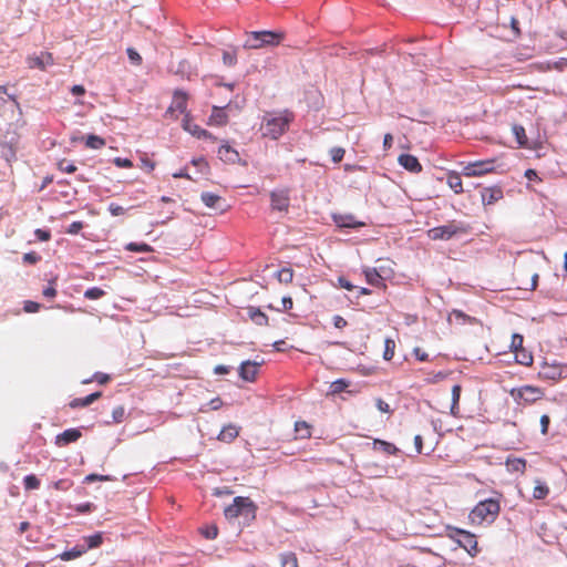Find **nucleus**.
I'll return each mask as SVG.
<instances>
[{
	"label": "nucleus",
	"instance_id": "f257e3e1",
	"mask_svg": "<svg viewBox=\"0 0 567 567\" xmlns=\"http://www.w3.org/2000/svg\"><path fill=\"white\" fill-rule=\"evenodd\" d=\"M292 120L293 114L289 111L279 113L268 112L262 116L260 124L261 135L271 140H278L286 133Z\"/></svg>",
	"mask_w": 567,
	"mask_h": 567
},
{
	"label": "nucleus",
	"instance_id": "f03ea898",
	"mask_svg": "<svg viewBox=\"0 0 567 567\" xmlns=\"http://www.w3.org/2000/svg\"><path fill=\"white\" fill-rule=\"evenodd\" d=\"M501 512L499 498H487L477 503L468 514V519L473 525H491L498 517Z\"/></svg>",
	"mask_w": 567,
	"mask_h": 567
},
{
	"label": "nucleus",
	"instance_id": "7ed1b4c3",
	"mask_svg": "<svg viewBox=\"0 0 567 567\" xmlns=\"http://www.w3.org/2000/svg\"><path fill=\"white\" fill-rule=\"evenodd\" d=\"M257 506L249 497L237 496L233 504L227 506L224 515L228 520L243 517L246 522H250L256 517Z\"/></svg>",
	"mask_w": 567,
	"mask_h": 567
},
{
	"label": "nucleus",
	"instance_id": "20e7f679",
	"mask_svg": "<svg viewBox=\"0 0 567 567\" xmlns=\"http://www.w3.org/2000/svg\"><path fill=\"white\" fill-rule=\"evenodd\" d=\"M470 227L464 223L449 221L445 225L433 227L427 230V237L432 240H450L458 235H465Z\"/></svg>",
	"mask_w": 567,
	"mask_h": 567
},
{
	"label": "nucleus",
	"instance_id": "39448f33",
	"mask_svg": "<svg viewBox=\"0 0 567 567\" xmlns=\"http://www.w3.org/2000/svg\"><path fill=\"white\" fill-rule=\"evenodd\" d=\"M284 40V33L272 31H252L244 44L247 49H260L264 47H276Z\"/></svg>",
	"mask_w": 567,
	"mask_h": 567
},
{
	"label": "nucleus",
	"instance_id": "423d86ee",
	"mask_svg": "<svg viewBox=\"0 0 567 567\" xmlns=\"http://www.w3.org/2000/svg\"><path fill=\"white\" fill-rule=\"evenodd\" d=\"M450 538L455 540L462 548H464L471 557H475L480 553L476 536L467 530L461 528H450Z\"/></svg>",
	"mask_w": 567,
	"mask_h": 567
},
{
	"label": "nucleus",
	"instance_id": "0eeeda50",
	"mask_svg": "<svg viewBox=\"0 0 567 567\" xmlns=\"http://www.w3.org/2000/svg\"><path fill=\"white\" fill-rule=\"evenodd\" d=\"M512 398L518 404H532L544 396V391L534 385H523L511 391Z\"/></svg>",
	"mask_w": 567,
	"mask_h": 567
},
{
	"label": "nucleus",
	"instance_id": "6e6552de",
	"mask_svg": "<svg viewBox=\"0 0 567 567\" xmlns=\"http://www.w3.org/2000/svg\"><path fill=\"white\" fill-rule=\"evenodd\" d=\"M271 210L287 214L290 207V189L287 187L276 188L270 192Z\"/></svg>",
	"mask_w": 567,
	"mask_h": 567
},
{
	"label": "nucleus",
	"instance_id": "1a4fd4ad",
	"mask_svg": "<svg viewBox=\"0 0 567 567\" xmlns=\"http://www.w3.org/2000/svg\"><path fill=\"white\" fill-rule=\"evenodd\" d=\"M494 161H478L464 166L462 174L466 177L483 176L494 171Z\"/></svg>",
	"mask_w": 567,
	"mask_h": 567
},
{
	"label": "nucleus",
	"instance_id": "9d476101",
	"mask_svg": "<svg viewBox=\"0 0 567 567\" xmlns=\"http://www.w3.org/2000/svg\"><path fill=\"white\" fill-rule=\"evenodd\" d=\"M188 95L182 90H176L166 114L174 116L175 113L186 114Z\"/></svg>",
	"mask_w": 567,
	"mask_h": 567
},
{
	"label": "nucleus",
	"instance_id": "9b49d317",
	"mask_svg": "<svg viewBox=\"0 0 567 567\" xmlns=\"http://www.w3.org/2000/svg\"><path fill=\"white\" fill-rule=\"evenodd\" d=\"M564 373V365L560 363H548L544 362L540 367V370L538 372V375L540 379L544 380H550V381H557L563 378Z\"/></svg>",
	"mask_w": 567,
	"mask_h": 567
},
{
	"label": "nucleus",
	"instance_id": "f8f14e48",
	"mask_svg": "<svg viewBox=\"0 0 567 567\" xmlns=\"http://www.w3.org/2000/svg\"><path fill=\"white\" fill-rule=\"evenodd\" d=\"M27 63L30 69H39L44 71L47 66L54 63V59L52 53L43 51L39 55H29L27 58Z\"/></svg>",
	"mask_w": 567,
	"mask_h": 567
},
{
	"label": "nucleus",
	"instance_id": "ddd939ff",
	"mask_svg": "<svg viewBox=\"0 0 567 567\" xmlns=\"http://www.w3.org/2000/svg\"><path fill=\"white\" fill-rule=\"evenodd\" d=\"M183 128L190 133L193 136H196L197 138L216 140V137H214L212 133L195 124L188 113L185 114V117L183 120Z\"/></svg>",
	"mask_w": 567,
	"mask_h": 567
},
{
	"label": "nucleus",
	"instance_id": "4468645a",
	"mask_svg": "<svg viewBox=\"0 0 567 567\" xmlns=\"http://www.w3.org/2000/svg\"><path fill=\"white\" fill-rule=\"evenodd\" d=\"M259 370V364L252 361H245L239 367V375L243 380L252 382L255 381Z\"/></svg>",
	"mask_w": 567,
	"mask_h": 567
},
{
	"label": "nucleus",
	"instance_id": "2eb2a0df",
	"mask_svg": "<svg viewBox=\"0 0 567 567\" xmlns=\"http://www.w3.org/2000/svg\"><path fill=\"white\" fill-rule=\"evenodd\" d=\"M399 164L406 171L417 174L422 172V165L419 159L411 154H401L398 158Z\"/></svg>",
	"mask_w": 567,
	"mask_h": 567
},
{
	"label": "nucleus",
	"instance_id": "dca6fc26",
	"mask_svg": "<svg viewBox=\"0 0 567 567\" xmlns=\"http://www.w3.org/2000/svg\"><path fill=\"white\" fill-rule=\"evenodd\" d=\"M82 436L78 429H68L55 436V444L58 446H65L70 443L76 442Z\"/></svg>",
	"mask_w": 567,
	"mask_h": 567
},
{
	"label": "nucleus",
	"instance_id": "f3484780",
	"mask_svg": "<svg viewBox=\"0 0 567 567\" xmlns=\"http://www.w3.org/2000/svg\"><path fill=\"white\" fill-rule=\"evenodd\" d=\"M228 123V115L225 107L213 106L207 124L210 126H225Z\"/></svg>",
	"mask_w": 567,
	"mask_h": 567
},
{
	"label": "nucleus",
	"instance_id": "a211bd4d",
	"mask_svg": "<svg viewBox=\"0 0 567 567\" xmlns=\"http://www.w3.org/2000/svg\"><path fill=\"white\" fill-rule=\"evenodd\" d=\"M219 158L228 164H235L240 161L239 153L229 144H223L218 150Z\"/></svg>",
	"mask_w": 567,
	"mask_h": 567
},
{
	"label": "nucleus",
	"instance_id": "6ab92c4d",
	"mask_svg": "<svg viewBox=\"0 0 567 567\" xmlns=\"http://www.w3.org/2000/svg\"><path fill=\"white\" fill-rule=\"evenodd\" d=\"M484 205H492L503 197V192L498 187H486L481 193Z\"/></svg>",
	"mask_w": 567,
	"mask_h": 567
},
{
	"label": "nucleus",
	"instance_id": "aec40b11",
	"mask_svg": "<svg viewBox=\"0 0 567 567\" xmlns=\"http://www.w3.org/2000/svg\"><path fill=\"white\" fill-rule=\"evenodd\" d=\"M333 221L340 228H359L364 225L357 221L352 215H333Z\"/></svg>",
	"mask_w": 567,
	"mask_h": 567
},
{
	"label": "nucleus",
	"instance_id": "412c9836",
	"mask_svg": "<svg viewBox=\"0 0 567 567\" xmlns=\"http://www.w3.org/2000/svg\"><path fill=\"white\" fill-rule=\"evenodd\" d=\"M102 396V392L97 391L94 393H91L86 395L85 398H76L70 402V408L78 409V408H85L99 400Z\"/></svg>",
	"mask_w": 567,
	"mask_h": 567
},
{
	"label": "nucleus",
	"instance_id": "4be33fe9",
	"mask_svg": "<svg viewBox=\"0 0 567 567\" xmlns=\"http://www.w3.org/2000/svg\"><path fill=\"white\" fill-rule=\"evenodd\" d=\"M239 435V427L234 424L224 426L218 434V440L221 442L230 443Z\"/></svg>",
	"mask_w": 567,
	"mask_h": 567
},
{
	"label": "nucleus",
	"instance_id": "5701e85b",
	"mask_svg": "<svg viewBox=\"0 0 567 567\" xmlns=\"http://www.w3.org/2000/svg\"><path fill=\"white\" fill-rule=\"evenodd\" d=\"M506 468L512 473H524L526 470V461L522 457H507Z\"/></svg>",
	"mask_w": 567,
	"mask_h": 567
},
{
	"label": "nucleus",
	"instance_id": "b1692460",
	"mask_svg": "<svg viewBox=\"0 0 567 567\" xmlns=\"http://www.w3.org/2000/svg\"><path fill=\"white\" fill-rule=\"evenodd\" d=\"M373 449L382 451L383 453H385L388 455H396L400 451L393 443H390V442H386V441H383L380 439H375L373 441Z\"/></svg>",
	"mask_w": 567,
	"mask_h": 567
},
{
	"label": "nucleus",
	"instance_id": "393cba45",
	"mask_svg": "<svg viewBox=\"0 0 567 567\" xmlns=\"http://www.w3.org/2000/svg\"><path fill=\"white\" fill-rule=\"evenodd\" d=\"M548 485L542 480H535V486L533 489V498L534 499H544L549 495Z\"/></svg>",
	"mask_w": 567,
	"mask_h": 567
},
{
	"label": "nucleus",
	"instance_id": "a878e982",
	"mask_svg": "<svg viewBox=\"0 0 567 567\" xmlns=\"http://www.w3.org/2000/svg\"><path fill=\"white\" fill-rule=\"evenodd\" d=\"M447 185L454 190L455 194L463 193V183L460 173L450 172L447 174Z\"/></svg>",
	"mask_w": 567,
	"mask_h": 567
},
{
	"label": "nucleus",
	"instance_id": "bb28decb",
	"mask_svg": "<svg viewBox=\"0 0 567 567\" xmlns=\"http://www.w3.org/2000/svg\"><path fill=\"white\" fill-rule=\"evenodd\" d=\"M202 202L208 207L213 209L219 208V204L221 202V197L217 194L204 192L200 195Z\"/></svg>",
	"mask_w": 567,
	"mask_h": 567
},
{
	"label": "nucleus",
	"instance_id": "cd10ccee",
	"mask_svg": "<svg viewBox=\"0 0 567 567\" xmlns=\"http://www.w3.org/2000/svg\"><path fill=\"white\" fill-rule=\"evenodd\" d=\"M364 276H365L368 284L375 286V287L384 286L383 279L375 268L364 269Z\"/></svg>",
	"mask_w": 567,
	"mask_h": 567
},
{
	"label": "nucleus",
	"instance_id": "c85d7f7f",
	"mask_svg": "<svg viewBox=\"0 0 567 567\" xmlns=\"http://www.w3.org/2000/svg\"><path fill=\"white\" fill-rule=\"evenodd\" d=\"M295 432L297 439H309L311 436V426L306 421H297L295 423Z\"/></svg>",
	"mask_w": 567,
	"mask_h": 567
},
{
	"label": "nucleus",
	"instance_id": "c756f323",
	"mask_svg": "<svg viewBox=\"0 0 567 567\" xmlns=\"http://www.w3.org/2000/svg\"><path fill=\"white\" fill-rule=\"evenodd\" d=\"M249 318L258 326H267L268 317L258 308H250L248 311Z\"/></svg>",
	"mask_w": 567,
	"mask_h": 567
},
{
	"label": "nucleus",
	"instance_id": "7c9ffc66",
	"mask_svg": "<svg viewBox=\"0 0 567 567\" xmlns=\"http://www.w3.org/2000/svg\"><path fill=\"white\" fill-rule=\"evenodd\" d=\"M462 388L460 384H455L452 388V404H451V413L453 415H457L458 413V402L461 398Z\"/></svg>",
	"mask_w": 567,
	"mask_h": 567
},
{
	"label": "nucleus",
	"instance_id": "2f4dec72",
	"mask_svg": "<svg viewBox=\"0 0 567 567\" xmlns=\"http://www.w3.org/2000/svg\"><path fill=\"white\" fill-rule=\"evenodd\" d=\"M515 359L519 364L530 365L533 363V355L530 352L526 351L524 348L514 352Z\"/></svg>",
	"mask_w": 567,
	"mask_h": 567
},
{
	"label": "nucleus",
	"instance_id": "473e14b6",
	"mask_svg": "<svg viewBox=\"0 0 567 567\" xmlns=\"http://www.w3.org/2000/svg\"><path fill=\"white\" fill-rule=\"evenodd\" d=\"M512 131H513V134L515 135L516 141L519 144V146H522V147L526 146L528 138H527L525 128L522 125L516 124L513 126Z\"/></svg>",
	"mask_w": 567,
	"mask_h": 567
},
{
	"label": "nucleus",
	"instance_id": "72a5a7b5",
	"mask_svg": "<svg viewBox=\"0 0 567 567\" xmlns=\"http://www.w3.org/2000/svg\"><path fill=\"white\" fill-rule=\"evenodd\" d=\"M395 353V342L393 339L386 338L384 341L383 359L390 361L393 359Z\"/></svg>",
	"mask_w": 567,
	"mask_h": 567
},
{
	"label": "nucleus",
	"instance_id": "f704fd0d",
	"mask_svg": "<svg viewBox=\"0 0 567 567\" xmlns=\"http://www.w3.org/2000/svg\"><path fill=\"white\" fill-rule=\"evenodd\" d=\"M125 249L128 251H134V252H152L153 251L152 246H150L148 244H145V243H141V244L130 243L125 246Z\"/></svg>",
	"mask_w": 567,
	"mask_h": 567
},
{
	"label": "nucleus",
	"instance_id": "c9c22d12",
	"mask_svg": "<svg viewBox=\"0 0 567 567\" xmlns=\"http://www.w3.org/2000/svg\"><path fill=\"white\" fill-rule=\"evenodd\" d=\"M281 567H298V559L293 553H285L280 558Z\"/></svg>",
	"mask_w": 567,
	"mask_h": 567
},
{
	"label": "nucleus",
	"instance_id": "e433bc0d",
	"mask_svg": "<svg viewBox=\"0 0 567 567\" xmlns=\"http://www.w3.org/2000/svg\"><path fill=\"white\" fill-rule=\"evenodd\" d=\"M277 278L281 284H290L293 279V271L291 268H282L278 271Z\"/></svg>",
	"mask_w": 567,
	"mask_h": 567
},
{
	"label": "nucleus",
	"instance_id": "4c0bfd02",
	"mask_svg": "<svg viewBox=\"0 0 567 567\" xmlns=\"http://www.w3.org/2000/svg\"><path fill=\"white\" fill-rule=\"evenodd\" d=\"M126 411L123 405L115 406L112 411V423L118 424L125 420Z\"/></svg>",
	"mask_w": 567,
	"mask_h": 567
},
{
	"label": "nucleus",
	"instance_id": "58836bf2",
	"mask_svg": "<svg viewBox=\"0 0 567 567\" xmlns=\"http://www.w3.org/2000/svg\"><path fill=\"white\" fill-rule=\"evenodd\" d=\"M23 485L25 489H37L40 486V480L34 474H30L23 478Z\"/></svg>",
	"mask_w": 567,
	"mask_h": 567
},
{
	"label": "nucleus",
	"instance_id": "ea45409f",
	"mask_svg": "<svg viewBox=\"0 0 567 567\" xmlns=\"http://www.w3.org/2000/svg\"><path fill=\"white\" fill-rule=\"evenodd\" d=\"M105 145V142L102 137L96 135H89L86 138V146L90 148H101Z\"/></svg>",
	"mask_w": 567,
	"mask_h": 567
},
{
	"label": "nucleus",
	"instance_id": "a19ab883",
	"mask_svg": "<svg viewBox=\"0 0 567 567\" xmlns=\"http://www.w3.org/2000/svg\"><path fill=\"white\" fill-rule=\"evenodd\" d=\"M83 553H84V550L74 547L70 550H65L64 553H62L60 555V557L62 560L66 561V560H72V559L80 557Z\"/></svg>",
	"mask_w": 567,
	"mask_h": 567
},
{
	"label": "nucleus",
	"instance_id": "79ce46f5",
	"mask_svg": "<svg viewBox=\"0 0 567 567\" xmlns=\"http://www.w3.org/2000/svg\"><path fill=\"white\" fill-rule=\"evenodd\" d=\"M105 295V291L99 287H93L84 292V297L91 300L100 299Z\"/></svg>",
	"mask_w": 567,
	"mask_h": 567
},
{
	"label": "nucleus",
	"instance_id": "37998d69",
	"mask_svg": "<svg viewBox=\"0 0 567 567\" xmlns=\"http://www.w3.org/2000/svg\"><path fill=\"white\" fill-rule=\"evenodd\" d=\"M349 383L343 380V379H339L334 382L331 383L330 385V392L332 394H337V393H340L342 392L343 390H346V388H348Z\"/></svg>",
	"mask_w": 567,
	"mask_h": 567
},
{
	"label": "nucleus",
	"instance_id": "c03bdc74",
	"mask_svg": "<svg viewBox=\"0 0 567 567\" xmlns=\"http://www.w3.org/2000/svg\"><path fill=\"white\" fill-rule=\"evenodd\" d=\"M58 168L61 172L68 173V174H72L76 171V166L72 162H69L68 159H61L58 163Z\"/></svg>",
	"mask_w": 567,
	"mask_h": 567
},
{
	"label": "nucleus",
	"instance_id": "a18cd8bd",
	"mask_svg": "<svg viewBox=\"0 0 567 567\" xmlns=\"http://www.w3.org/2000/svg\"><path fill=\"white\" fill-rule=\"evenodd\" d=\"M93 380L96 381L99 384H106L111 380V378L106 373L96 372L92 379L84 380L83 383L86 384L92 382Z\"/></svg>",
	"mask_w": 567,
	"mask_h": 567
},
{
	"label": "nucleus",
	"instance_id": "49530a36",
	"mask_svg": "<svg viewBox=\"0 0 567 567\" xmlns=\"http://www.w3.org/2000/svg\"><path fill=\"white\" fill-rule=\"evenodd\" d=\"M223 62L227 66H234L237 63V53L224 51L223 53Z\"/></svg>",
	"mask_w": 567,
	"mask_h": 567
},
{
	"label": "nucleus",
	"instance_id": "de8ad7c7",
	"mask_svg": "<svg viewBox=\"0 0 567 567\" xmlns=\"http://www.w3.org/2000/svg\"><path fill=\"white\" fill-rule=\"evenodd\" d=\"M523 342H524V338L522 334H518V333H514L512 336V341H511V349L513 352L517 351V350H520L523 349Z\"/></svg>",
	"mask_w": 567,
	"mask_h": 567
},
{
	"label": "nucleus",
	"instance_id": "09e8293b",
	"mask_svg": "<svg viewBox=\"0 0 567 567\" xmlns=\"http://www.w3.org/2000/svg\"><path fill=\"white\" fill-rule=\"evenodd\" d=\"M344 154L346 151L342 147H332L330 150L331 159L334 163H340L343 159Z\"/></svg>",
	"mask_w": 567,
	"mask_h": 567
},
{
	"label": "nucleus",
	"instance_id": "8fccbe9b",
	"mask_svg": "<svg viewBox=\"0 0 567 567\" xmlns=\"http://www.w3.org/2000/svg\"><path fill=\"white\" fill-rule=\"evenodd\" d=\"M452 318H454L456 321H461L463 323L473 322V319L470 316L462 312L461 310H453L450 315V319H452Z\"/></svg>",
	"mask_w": 567,
	"mask_h": 567
},
{
	"label": "nucleus",
	"instance_id": "3c124183",
	"mask_svg": "<svg viewBox=\"0 0 567 567\" xmlns=\"http://www.w3.org/2000/svg\"><path fill=\"white\" fill-rule=\"evenodd\" d=\"M127 52V55H128V59L130 61L134 64V65H141L142 64V56L140 55V53L133 49V48H128L126 50Z\"/></svg>",
	"mask_w": 567,
	"mask_h": 567
},
{
	"label": "nucleus",
	"instance_id": "603ef678",
	"mask_svg": "<svg viewBox=\"0 0 567 567\" xmlns=\"http://www.w3.org/2000/svg\"><path fill=\"white\" fill-rule=\"evenodd\" d=\"M72 484L73 483L70 480L63 478V480H59V481L54 482L53 487L56 491L65 492L71 488Z\"/></svg>",
	"mask_w": 567,
	"mask_h": 567
},
{
	"label": "nucleus",
	"instance_id": "864d4df0",
	"mask_svg": "<svg viewBox=\"0 0 567 567\" xmlns=\"http://www.w3.org/2000/svg\"><path fill=\"white\" fill-rule=\"evenodd\" d=\"M109 212L111 213L112 216H122L126 213V209L118 204L111 203L109 205Z\"/></svg>",
	"mask_w": 567,
	"mask_h": 567
},
{
	"label": "nucleus",
	"instance_id": "5fc2aeb1",
	"mask_svg": "<svg viewBox=\"0 0 567 567\" xmlns=\"http://www.w3.org/2000/svg\"><path fill=\"white\" fill-rule=\"evenodd\" d=\"M22 259H23V262H25V264L34 265L41 259V257L37 252L31 251V252L24 254Z\"/></svg>",
	"mask_w": 567,
	"mask_h": 567
},
{
	"label": "nucleus",
	"instance_id": "6e6d98bb",
	"mask_svg": "<svg viewBox=\"0 0 567 567\" xmlns=\"http://www.w3.org/2000/svg\"><path fill=\"white\" fill-rule=\"evenodd\" d=\"M281 305L282 307L281 308H272L271 306H269L270 309H275L277 311H287V310H290L293 306V301L290 297H284L281 299Z\"/></svg>",
	"mask_w": 567,
	"mask_h": 567
},
{
	"label": "nucleus",
	"instance_id": "4d7b16f0",
	"mask_svg": "<svg viewBox=\"0 0 567 567\" xmlns=\"http://www.w3.org/2000/svg\"><path fill=\"white\" fill-rule=\"evenodd\" d=\"M202 534L207 539H215L218 535V528L216 526H210L205 529H202Z\"/></svg>",
	"mask_w": 567,
	"mask_h": 567
},
{
	"label": "nucleus",
	"instance_id": "13d9d810",
	"mask_svg": "<svg viewBox=\"0 0 567 567\" xmlns=\"http://www.w3.org/2000/svg\"><path fill=\"white\" fill-rule=\"evenodd\" d=\"M113 163L117 166V167H122V168H131L133 167V163L131 159L128 158H122V157H115L113 159Z\"/></svg>",
	"mask_w": 567,
	"mask_h": 567
},
{
	"label": "nucleus",
	"instance_id": "bf43d9fd",
	"mask_svg": "<svg viewBox=\"0 0 567 567\" xmlns=\"http://www.w3.org/2000/svg\"><path fill=\"white\" fill-rule=\"evenodd\" d=\"M40 305L35 301L28 300L24 302L23 310L29 313L38 312Z\"/></svg>",
	"mask_w": 567,
	"mask_h": 567
},
{
	"label": "nucleus",
	"instance_id": "052dcab7",
	"mask_svg": "<svg viewBox=\"0 0 567 567\" xmlns=\"http://www.w3.org/2000/svg\"><path fill=\"white\" fill-rule=\"evenodd\" d=\"M141 168L152 172L155 168V162L146 156L141 157Z\"/></svg>",
	"mask_w": 567,
	"mask_h": 567
},
{
	"label": "nucleus",
	"instance_id": "680f3d73",
	"mask_svg": "<svg viewBox=\"0 0 567 567\" xmlns=\"http://www.w3.org/2000/svg\"><path fill=\"white\" fill-rule=\"evenodd\" d=\"M550 419L547 414H544L540 416V432L542 434L546 435L548 433Z\"/></svg>",
	"mask_w": 567,
	"mask_h": 567
},
{
	"label": "nucleus",
	"instance_id": "e2e57ef3",
	"mask_svg": "<svg viewBox=\"0 0 567 567\" xmlns=\"http://www.w3.org/2000/svg\"><path fill=\"white\" fill-rule=\"evenodd\" d=\"M34 235L41 241H48L51 238V234L49 230H44V229H40V228L34 231Z\"/></svg>",
	"mask_w": 567,
	"mask_h": 567
},
{
	"label": "nucleus",
	"instance_id": "0e129e2a",
	"mask_svg": "<svg viewBox=\"0 0 567 567\" xmlns=\"http://www.w3.org/2000/svg\"><path fill=\"white\" fill-rule=\"evenodd\" d=\"M94 481H110V476H107V475H99V474H89L84 478V482H86V483H92Z\"/></svg>",
	"mask_w": 567,
	"mask_h": 567
},
{
	"label": "nucleus",
	"instance_id": "69168bd1",
	"mask_svg": "<svg viewBox=\"0 0 567 567\" xmlns=\"http://www.w3.org/2000/svg\"><path fill=\"white\" fill-rule=\"evenodd\" d=\"M332 321H333V326L337 329H343L348 324L347 320L343 317L339 316V315L334 316Z\"/></svg>",
	"mask_w": 567,
	"mask_h": 567
},
{
	"label": "nucleus",
	"instance_id": "338daca9",
	"mask_svg": "<svg viewBox=\"0 0 567 567\" xmlns=\"http://www.w3.org/2000/svg\"><path fill=\"white\" fill-rule=\"evenodd\" d=\"M377 408L379 411L383 412V413H391V409H390V405L383 401L382 399H377Z\"/></svg>",
	"mask_w": 567,
	"mask_h": 567
},
{
	"label": "nucleus",
	"instance_id": "774afa93",
	"mask_svg": "<svg viewBox=\"0 0 567 567\" xmlns=\"http://www.w3.org/2000/svg\"><path fill=\"white\" fill-rule=\"evenodd\" d=\"M102 544V536L100 534L89 537V547H97Z\"/></svg>",
	"mask_w": 567,
	"mask_h": 567
}]
</instances>
